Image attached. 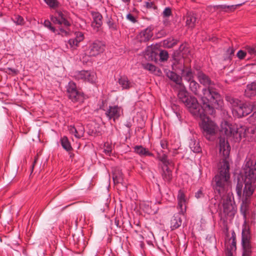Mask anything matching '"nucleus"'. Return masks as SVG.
<instances>
[{"instance_id":"f257e3e1","label":"nucleus","mask_w":256,"mask_h":256,"mask_svg":"<svg viewBox=\"0 0 256 256\" xmlns=\"http://www.w3.org/2000/svg\"><path fill=\"white\" fill-rule=\"evenodd\" d=\"M219 144L220 153L222 154L224 160L218 172L212 178V186L215 194L222 198L227 194L231 186L230 164L227 160L230 148L228 140L222 137L220 138Z\"/></svg>"},{"instance_id":"f03ea898","label":"nucleus","mask_w":256,"mask_h":256,"mask_svg":"<svg viewBox=\"0 0 256 256\" xmlns=\"http://www.w3.org/2000/svg\"><path fill=\"white\" fill-rule=\"evenodd\" d=\"M198 78L200 82L208 88L202 90V96H201L202 104L206 108V110L210 113L212 112L213 107L221 108L223 106V100L218 90L214 88L212 85L214 82L210 78L202 72L198 73Z\"/></svg>"},{"instance_id":"7ed1b4c3","label":"nucleus","mask_w":256,"mask_h":256,"mask_svg":"<svg viewBox=\"0 0 256 256\" xmlns=\"http://www.w3.org/2000/svg\"><path fill=\"white\" fill-rule=\"evenodd\" d=\"M212 112L210 113L206 110L203 104L201 108L197 110L198 114H192L196 118H200L202 122L200 123V126L202 130L203 135L208 140H210V137L216 133L217 126L216 124L210 120L208 114L212 115L216 108L213 107Z\"/></svg>"},{"instance_id":"20e7f679","label":"nucleus","mask_w":256,"mask_h":256,"mask_svg":"<svg viewBox=\"0 0 256 256\" xmlns=\"http://www.w3.org/2000/svg\"><path fill=\"white\" fill-rule=\"evenodd\" d=\"M250 130V128L246 126L236 125L235 127L228 122H224L222 124L220 132L224 134L228 139L238 142L242 138L247 136V133Z\"/></svg>"},{"instance_id":"39448f33","label":"nucleus","mask_w":256,"mask_h":256,"mask_svg":"<svg viewBox=\"0 0 256 256\" xmlns=\"http://www.w3.org/2000/svg\"><path fill=\"white\" fill-rule=\"evenodd\" d=\"M226 100L231 105L233 115L238 118L246 116L252 111V106L248 102L230 96H226Z\"/></svg>"},{"instance_id":"423d86ee","label":"nucleus","mask_w":256,"mask_h":256,"mask_svg":"<svg viewBox=\"0 0 256 256\" xmlns=\"http://www.w3.org/2000/svg\"><path fill=\"white\" fill-rule=\"evenodd\" d=\"M179 87L180 90L178 94V99L184 104L192 114H198L197 110L200 108L201 106L198 104L196 98L194 96H189L184 84Z\"/></svg>"},{"instance_id":"0eeeda50","label":"nucleus","mask_w":256,"mask_h":256,"mask_svg":"<svg viewBox=\"0 0 256 256\" xmlns=\"http://www.w3.org/2000/svg\"><path fill=\"white\" fill-rule=\"evenodd\" d=\"M245 162L244 182H256V154L248 155Z\"/></svg>"},{"instance_id":"6e6552de","label":"nucleus","mask_w":256,"mask_h":256,"mask_svg":"<svg viewBox=\"0 0 256 256\" xmlns=\"http://www.w3.org/2000/svg\"><path fill=\"white\" fill-rule=\"evenodd\" d=\"M223 211L226 218L228 220L233 219L237 212L236 206L234 200V198L228 195L223 201Z\"/></svg>"},{"instance_id":"1a4fd4ad","label":"nucleus","mask_w":256,"mask_h":256,"mask_svg":"<svg viewBox=\"0 0 256 256\" xmlns=\"http://www.w3.org/2000/svg\"><path fill=\"white\" fill-rule=\"evenodd\" d=\"M68 96L73 102H82L84 100V93L77 88L76 83L70 81L66 86Z\"/></svg>"},{"instance_id":"9d476101","label":"nucleus","mask_w":256,"mask_h":256,"mask_svg":"<svg viewBox=\"0 0 256 256\" xmlns=\"http://www.w3.org/2000/svg\"><path fill=\"white\" fill-rule=\"evenodd\" d=\"M74 76L76 80L92 84L95 83L97 79L96 73L91 70L76 71Z\"/></svg>"},{"instance_id":"9b49d317","label":"nucleus","mask_w":256,"mask_h":256,"mask_svg":"<svg viewBox=\"0 0 256 256\" xmlns=\"http://www.w3.org/2000/svg\"><path fill=\"white\" fill-rule=\"evenodd\" d=\"M50 18L54 24L64 26L66 28L71 26V22L68 18L67 12L65 11L56 10L54 15L50 16Z\"/></svg>"},{"instance_id":"f8f14e48","label":"nucleus","mask_w":256,"mask_h":256,"mask_svg":"<svg viewBox=\"0 0 256 256\" xmlns=\"http://www.w3.org/2000/svg\"><path fill=\"white\" fill-rule=\"evenodd\" d=\"M122 114V108L117 105L110 106L105 112L109 120H112L114 122L118 119Z\"/></svg>"},{"instance_id":"ddd939ff","label":"nucleus","mask_w":256,"mask_h":256,"mask_svg":"<svg viewBox=\"0 0 256 256\" xmlns=\"http://www.w3.org/2000/svg\"><path fill=\"white\" fill-rule=\"evenodd\" d=\"M105 44L100 40H94L91 44L88 49L89 55L91 56H96L101 53H102L105 50Z\"/></svg>"},{"instance_id":"4468645a","label":"nucleus","mask_w":256,"mask_h":256,"mask_svg":"<svg viewBox=\"0 0 256 256\" xmlns=\"http://www.w3.org/2000/svg\"><path fill=\"white\" fill-rule=\"evenodd\" d=\"M236 234L233 230L231 237L228 241L226 242V256H233L234 252L236 250Z\"/></svg>"},{"instance_id":"2eb2a0df","label":"nucleus","mask_w":256,"mask_h":256,"mask_svg":"<svg viewBox=\"0 0 256 256\" xmlns=\"http://www.w3.org/2000/svg\"><path fill=\"white\" fill-rule=\"evenodd\" d=\"M90 13L93 20L92 26L94 30L98 32L102 24V16L98 12L92 11Z\"/></svg>"},{"instance_id":"dca6fc26","label":"nucleus","mask_w":256,"mask_h":256,"mask_svg":"<svg viewBox=\"0 0 256 256\" xmlns=\"http://www.w3.org/2000/svg\"><path fill=\"white\" fill-rule=\"evenodd\" d=\"M178 208L180 210V212L185 214L186 210V199L184 190H180L177 196Z\"/></svg>"},{"instance_id":"f3484780","label":"nucleus","mask_w":256,"mask_h":256,"mask_svg":"<svg viewBox=\"0 0 256 256\" xmlns=\"http://www.w3.org/2000/svg\"><path fill=\"white\" fill-rule=\"evenodd\" d=\"M242 246L243 248V252L242 256H251L252 246L250 240L248 236L242 233Z\"/></svg>"},{"instance_id":"a211bd4d","label":"nucleus","mask_w":256,"mask_h":256,"mask_svg":"<svg viewBox=\"0 0 256 256\" xmlns=\"http://www.w3.org/2000/svg\"><path fill=\"white\" fill-rule=\"evenodd\" d=\"M118 82L122 90H130L134 88L135 85L134 82L132 80H129L128 76L126 75L120 76L118 79Z\"/></svg>"},{"instance_id":"6ab92c4d","label":"nucleus","mask_w":256,"mask_h":256,"mask_svg":"<svg viewBox=\"0 0 256 256\" xmlns=\"http://www.w3.org/2000/svg\"><path fill=\"white\" fill-rule=\"evenodd\" d=\"M153 36L151 28H146L141 31L138 34L137 38L140 42H147L150 40Z\"/></svg>"},{"instance_id":"aec40b11","label":"nucleus","mask_w":256,"mask_h":256,"mask_svg":"<svg viewBox=\"0 0 256 256\" xmlns=\"http://www.w3.org/2000/svg\"><path fill=\"white\" fill-rule=\"evenodd\" d=\"M184 214H182L179 210L178 212L175 214L170 220V228L172 230L178 228L182 224V219L181 215H184Z\"/></svg>"},{"instance_id":"412c9836","label":"nucleus","mask_w":256,"mask_h":256,"mask_svg":"<svg viewBox=\"0 0 256 256\" xmlns=\"http://www.w3.org/2000/svg\"><path fill=\"white\" fill-rule=\"evenodd\" d=\"M134 152L138 154L141 157L146 156H154V154L150 152L148 148H145L141 145H137L134 146Z\"/></svg>"},{"instance_id":"4be33fe9","label":"nucleus","mask_w":256,"mask_h":256,"mask_svg":"<svg viewBox=\"0 0 256 256\" xmlns=\"http://www.w3.org/2000/svg\"><path fill=\"white\" fill-rule=\"evenodd\" d=\"M181 77L188 82L192 80L194 78V73L190 67L184 66L181 70Z\"/></svg>"},{"instance_id":"5701e85b","label":"nucleus","mask_w":256,"mask_h":256,"mask_svg":"<svg viewBox=\"0 0 256 256\" xmlns=\"http://www.w3.org/2000/svg\"><path fill=\"white\" fill-rule=\"evenodd\" d=\"M245 186L244 189V194L246 197L251 196L256 188V182H244Z\"/></svg>"},{"instance_id":"b1692460","label":"nucleus","mask_w":256,"mask_h":256,"mask_svg":"<svg viewBox=\"0 0 256 256\" xmlns=\"http://www.w3.org/2000/svg\"><path fill=\"white\" fill-rule=\"evenodd\" d=\"M244 95L246 97L249 98L256 96V82H252L246 86Z\"/></svg>"},{"instance_id":"393cba45","label":"nucleus","mask_w":256,"mask_h":256,"mask_svg":"<svg viewBox=\"0 0 256 256\" xmlns=\"http://www.w3.org/2000/svg\"><path fill=\"white\" fill-rule=\"evenodd\" d=\"M166 76L172 82L178 84L179 86L184 84L181 76L177 74L173 71L168 70L166 72Z\"/></svg>"},{"instance_id":"a878e982","label":"nucleus","mask_w":256,"mask_h":256,"mask_svg":"<svg viewBox=\"0 0 256 256\" xmlns=\"http://www.w3.org/2000/svg\"><path fill=\"white\" fill-rule=\"evenodd\" d=\"M106 24L110 30L116 31L118 29V24L112 18V16H106Z\"/></svg>"},{"instance_id":"bb28decb","label":"nucleus","mask_w":256,"mask_h":256,"mask_svg":"<svg viewBox=\"0 0 256 256\" xmlns=\"http://www.w3.org/2000/svg\"><path fill=\"white\" fill-rule=\"evenodd\" d=\"M162 176L163 179L168 182H170L172 178V172L168 166L162 168Z\"/></svg>"},{"instance_id":"cd10ccee","label":"nucleus","mask_w":256,"mask_h":256,"mask_svg":"<svg viewBox=\"0 0 256 256\" xmlns=\"http://www.w3.org/2000/svg\"><path fill=\"white\" fill-rule=\"evenodd\" d=\"M60 144L63 148L67 152H70L72 150L70 143L66 136L61 138Z\"/></svg>"},{"instance_id":"c85d7f7f","label":"nucleus","mask_w":256,"mask_h":256,"mask_svg":"<svg viewBox=\"0 0 256 256\" xmlns=\"http://www.w3.org/2000/svg\"><path fill=\"white\" fill-rule=\"evenodd\" d=\"M197 18L194 14H190L186 17V24L190 28L195 26Z\"/></svg>"},{"instance_id":"c756f323","label":"nucleus","mask_w":256,"mask_h":256,"mask_svg":"<svg viewBox=\"0 0 256 256\" xmlns=\"http://www.w3.org/2000/svg\"><path fill=\"white\" fill-rule=\"evenodd\" d=\"M190 83L189 88L190 90L194 94H198V89L200 88L199 84L196 82L194 79L188 82Z\"/></svg>"},{"instance_id":"7c9ffc66","label":"nucleus","mask_w":256,"mask_h":256,"mask_svg":"<svg viewBox=\"0 0 256 256\" xmlns=\"http://www.w3.org/2000/svg\"><path fill=\"white\" fill-rule=\"evenodd\" d=\"M11 20L17 26H24L25 24L24 18L18 14L14 15Z\"/></svg>"},{"instance_id":"2f4dec72","label":"nucleus","mask_w":256,"mask_h":256,"mask_svg":"<svg viewBox=\"0 0 256 256\" xmlns=\"http://www.w3.org/2000/svg\"><path fill=\"white\" fill-rule=\"evenodd\" d=\"M84 129L82 126H77L76 130L73 134L74 136L78 138H80L84 136Z\"/></svg>"},{"instance_id":"473e14b6","label":"nucleus","mask_w":256,"mask_h":256,"mask_svg":"<svg viewBox=\"0 0 256 256\" xmlns=\"http://www.w3.org/2000/svg\"><path fill=\"white\" fill-rule=\"evenodd\" d=\"M158 158L163 164L164 166H167L170 164V162L168 160L166 154H164L162 155H158Z\"/></svg>"},{"instance_id":"72a5a7b5","label":"nucleus","mask_w":256,"mask_h":256,"mask_svg":"<svg viewBox=\"0 0 256 256\" xmlns=\"http://www.w3.org/2000/svg\"><path fill=\"white\" fill-rule=\"evenodd\" d=\"M142 66L144 69L148 70L152 73L156 72L158 70V68L154 65L150 63L143 64Z\"/></svg>"},{"instance_id":"f704fd0d","label":"nucleus","mask_w":256,"mask_h":256,"mask_svg":"<svg viewBox=\"0 0 256 256\" xmlns=\"http://www.w3.org/2000/svg\"><path fill=\"white\" fill-rule=\"evenodd\" d=\"M44 25L54 34H58V30L52 26L51 22L49 20H45L44 22Z\"/></svg>"},{"instance_id":"c9c22d12","label":"nucleus","mask_w":256,"mask_h":256,"mask_svg":"<svg viewBox=\"0 0 256 256\" xmlns=\"http://www.w3.org/2000/svg\"><path fill=\"white\" fill-rule=\"evenodd\" d=\"M247 53L251 56H256V46H246L244 48Z\"/></svg>"},{"instance_id":"e433bc0d","label":"nucleus","mask_w":256,"mask_h":256,"mask_svg":"<svg viewBox=\"0 0 256 256\" xmlns=\"http://www.w3.org/2000/svg\"><path fill=\"white\" fill-rule=\"evenodd\" d=\"M44 1L51 8H56L59 6L58 0H44Z\"/></svg>"},{"instance_id":"4c0bfd02","label":"nucleus","mask_w":256,"mask_h":256,"mask_svg":"<svg viewBox=\"0 0 256 256\" xmlns=\"http://www.w3.org/2000/svg\"><path fill=\"white\" fill-rule=\"evenodd\" d=\"M246 2H244L242 3L236 4L235 5H231V6H227L226 5V10H224V12H234L237 8L242 6L245 4Z\"/></svg>"},{"instance_id":"58836bf2","label":"nucleus","mask_w":256,"mask_h":256,"mask_svg":"<svg viewBox=\"0 0 256 256\" xmlns=\"http://www.w3.org/2000/svg\"><path fill=\"white\" fill-rule=\"evenodd\" d=\"M159 57L160 62L166 61L168 58V54L166 50H161L159 54Z\"/></svg>"},{"instance_id":"ea45409f","label":"nucleus","mask_w":256,"mask_h":256,"mask_svg":"<svg viewBox=\"0 0 256 256\" xmlns=\"http://www.w3.org/2000/svg\"><path fill=\"white\" fill-rule=\"evenodd\" d=\"M177 44L176 40L173 38H170L164 41V44L168 48H172Z\"/></svg>"},{"instance_id":"a19ab883","label":"nucleus","mask_w":256,"mask_h":256,"mask_svg":"<svg viewBox=\"0 0 256 256\" xmlns=\"http://www.w3.org/2000/svg\"><path fill=\"white\" fill-rule=\"evenodd\" d=\"M80 42H78L74 38H70L68 42V44H69L70 48H75L76 47Z\"/></svg>"},{"instance_id":"79ce46f5","label":"nucleus","mask_w":256,"mask_h":256,"mask_svg":"<svg viewBox=\"0 0 256 256\" xmlns=\"http://www.w3.org/2000/svg\"><path fill=\"white\" fill-rule=\"evenodd\" d=\"M243 184L242 182H238L236 186V192L238 196H241Z\"/></svg>"},{"instance_id":"37998d69","label":"nucleus","mask_w":256,"mask_h":256,"mask_svg":"<svg viewBox=\"0 0 256 256\" xmlns=\"http://www.w3.org/2000/svg\"><path fill=\"white\" fill-rule=\"evenodd\" d=\"M75 36L74 38L76 40L80 42L82 41L84 39V34L81 32H75Z\"/></svg>"},{"instance_id":"c03bdc74","label":"nucleus","mask_w":256,"mask_h":256,"mask_svg":"<svg viewBox=\"0 0 256 256\" xmlns=\"http://www.w3.org/2000/svg\"><path fill=\"white\" fill-rule=\"evenodd\" d=\"M172 14V10L170 8L167 7L165 8L162 12V15L164 18H168Z\"/></svg>"},{"instance_id":"a18cd8bd","label":"nucleus","mask_w":256,"mask_h":256,"mask_svg":"<svg viewBox=\"0 0 256 256\" xmlns=\"http://www.w3.org/2000/svg\"><path fill=\"white\" fill-rule=\"evenodd\" d=\"M246 51L244 50H240L236 54V56L240 60H243L245 58L246 55Z\"/></svg>"},{"instance_id":"49530a36","label":"nucleus","mask_w":256,"mask_h":256,"mask_svg":"<svg viewBox=\"0 0 256 256\" xmlns=\"http://www.w3.org/2000/svg\"><path fill=\"white\" fill-rule=\"evenodd\" d=\"M255 115L253 113L251 116H249L248 118V122L254 125L256 124V118H255Z\"/></svg>"},{"instance_id":"de8ad7c7","label":"nucleus","mask_w":256,"mask_h":256,"mask_svg":"<svg viewBox=\"0 0 256 256\" xmlns=\"http://www.w3.org/2000/svg\"><path fill=\"white\" fill-rule=\"evenodd\" d=\"M126 18L132 23H136L137 22L136 18L130 13H129L126 15Z\"/></svg>"},{"instance_id":"09e8293b","label":"nucleus","mask_w":256,"mask_h":256,"mask_svg":"<svg viewBox=\"0 0 256 256\" xmlns=\"http://www.w3.org/2000/svg\"><path fill=\"white\" fill-rule=\"evenodd\" d=\"M160 144L162 149H168V142L166 140H162L160 142Z\"/></svg>"},{"instance_id":"8fccbe9b","label":"nucleus","mask_w":256,"mask_h":256,"mask_svg":"<svg viewBox=\"0 0 256 256\" xmlns=\"http://www.w3.org/2000/svg\"><path fill=\"white\" fill-rule=\"evenodd\" d=\"M145 6L147 8H154V10L157 8V6L154 4V2H146Z\"/></svg>"},{"instance_id":"3c124183","label":"nucleus","mask_w":256,"mask_h":256,"mask_svg":"<svg viewBox=\"0 0 256 256\" xmlns=\"http://www.w3.org/2000/svg\"><path fill=\"white\" fill-rule=\"evenodd\" d=\"M234 50L232 48L229 47L226 50V53L228 55V58L231 59L232 56L234 54Z\"/></svg>"},{"instance_id":"603ef678","label":"nucleus","mask_w":256,"mask_h":256,"mask_svg":"<svg viewBox=\"0 0 256 256\" xmlns=\"http://www.w3.org/2000/svg\"><path fill=\"white\" fill-rule=\"evenodd\" d=\"M58 30V34H61L62 36H67L68 34V32L63 28H60Z\"/></svg>"},{"instance_id":"864d4df0","label":"nucleus","mask_w":256,"mask_h":256,"mask_svg":"<svg viewBox=\"0 0 256 256\" xmlns=\"http://www.w3.org/2000/svg\"><path fill=\"white\" fill-rule=\"evenodd\" d=\"M104 152L106 154L110 156L112 152V148L110 146H108H108L104 149Z\"/></svg>"},{"instance_id":"5fc2aeb1","label":"nucleus","mask_w":256,"mask_h":256,"mask_svg":"<svg viewBox=\"0 0 256 256\" xmlns=\"http://www.w3.org/2000/svg\"><path fill=\"white\" fill-rule=\"evenodd\" d=\"M214 10H218L221 9L224 12V10L226 8V4H220V5H216L214 6Z\"/></svg>"},{"instance_id":"6e6d98bb","label":"nucleus","mask_w":256,"mask_h":256,"mask_svg":"<svg viewBox=\"0 0 256 256\" xmlns=\"http://www.w3.org/2000/svg\"><path fill=\"white\" fill-rule=\"evenodd\" d=\"M204 196V194L202 192V189H200L196 194H195V196L197 198H200Z\"/></svg>"},{"instance_id":"4d7b16f0","label":"nucleus","mask_w":256,"mask_h":256,"mask_svg":"<svg viewBox=\"0 0 256 256\" xmlns=\"http://www.w3.org/2000/svg\"><path fill=\"white\" fill-rule=\"evenodd\" d=\"M76 127H75L74 126H70L68 127V130L70 134H73L76 130Z\"/></svg>"},{"instance_id":"13d9d810","label":"nucleus","mask_w":256,"mask_h":256,"mask_svg":"<svg viewBox=\"0 0 256 256\" xmlns=\"http://www.w3.org/2000/svg\"><path fill=\"white\" fill-rule=\"evenodd\" d=\"M200 147L198 146L197 148H196L194 150V152H200Z\"/></svg>"},{"instance_id":"bf43d9fd","label":"nucleus","mask_w":256,"mask_h":256,"mask_svg":"<svg viewBox=\"0 0 256 256\" xmlns=\"http://www.w3.org/2000/svg\"><path fill=\"white\" fill-rule=\"evenodd\" d=\"M8 70L14 73H16V70L10 68H8Z\"/></svg>"},{"instance_id":"052dcab7","label":"nucleus","mask_w":256,"mask_h":256,"mask_svg":"<svg viewBox=\"0 0 256 256\" xmlns=\"http://www.w3.org/2000/svg\"><path fill=\"white\" fill-rule=\"evenodd\" d=\"M114 223L117 226V227H120V226L119 225V220H117L116 219L115 220Z\"/></svg>"},{"instance_id":"680f3d73","label":"nucleus","mask_w":256,"mask_h":256,"mask_svg":"<svg viewBox=\"0 0 256 256\" xmlns=\"http://www.w3.org/2000/svg\"><path fill=\"white\" fill-rule=\"evenodd\" d=\"M122 1L125 4H129L130 0H122Z\"/></svg>"},{"instance_id":"e2e57ef3","label":"nucleus","mask_w":256,"mask_h":256,"mask_svg":"<svg viewBox=\"0 0 256 256\" xmlns=\"http://www.w3.org/2000/svg\"><path fill=\"white\" fill-rule=\"evenodd\" d=\"M36 160H37V158H35L34 160V161L33 162V164H32V169L34 168V166L36 162Z\"/></svg>"},{"instance_id":"0e129e2a","label":"nucleus","mask_w":256,"mask_h":256,"mask_svg":"<svg viewBox=\"0 0 256 256\" xmlns=\"http://www.w3.org/2000/svg\"><path fill=\"white\" fill-rule=\"evenodd\" d=\"M36 160H37V158H35L34 160V161L33 162V164H32V169L34 168V166L36 162Z\"/></svg>"},{"instance_id":"69168bd1","label":"nucleus","mask_w":256,"mask_h":256,"mask_svg":"<svg viewBox=\"0 0 256 256\" xmlns=\"http://www.w3.org/2000/svg\"><path fill=\"white\" fill-rule=\"evenodd\" d=\"M156 54V53H154V52H152V56H155Z\"/></svg>"},{"instance_id":"338daca9","label":"nucleus","mask_w":256,"mask_h":256,"mask_svg":"<svg viewBox=\"0 0 256 256\" xmlns=\"http://www.w3.org/2000/svg\"><path fill=\"white\" fill-rule=\"evenodd\" d=\"M254 114L255 115V118H256V111L254 112Z\"/></svg>"},{"instance_id":"774afa93","label":"nucleus","mask_w":256,"mask_h":256,"mask_svg":"<svg viewBox=\"0 0 256 256\" xmlns=\"http://www.w3.org/2000/svg\"><path fill=\"white\" fill-rule=\"evenodd\" d=\"M254 107H256V101L254 102Z\"/></svg>"}]
</instances>
